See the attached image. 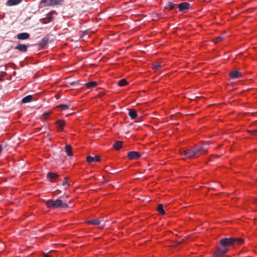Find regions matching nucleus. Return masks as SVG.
I'll return each mask as SVG.
<instances>
[{
	"label": "nucleus",
	"mask_w": 257,
	"mask_h": 257,
	"mask_svg": "<svg viewBox=\"0 0 257 257\" xmlns=\"http://www.w3.org/2000/svg\"><path fill=\"white\" fill-rule=\"evenodd\" d=\"M64 0H41L39 4L40 8L51 7L61 5Z\"/></svg>",
	"instance_id": "4"
},
{
	"label": "nucleus",
	"mask_w": 257,
	"mask_h": 257,
	"mask_svg": "<svg viewBox=\"0 0 257 257\" xmlns=\"http://www.w3.org/2000/svg\"><path fill=\"white\" fill-rule=\"evenodd\" d=\"M224 37L223 36H219L218 37H216L214 39V43H217L221 41L222 40H223L224 39Z\"/></svg>",
	"instance_id": "26"
},
{
	"label": "nucleus",
	"mask_w": 257,
	"mask_h": 257,
	"mask_svg": "<svg viewBox=\"0 0 257 257\" xmlns=\"http://www.w3.org/2000/svg\"><path fill=\"white\" fill-rule=\"evenodd\" d=\"M65 151L68 156H72L73 155L72 151V147L70 145H67L65 147Z\"/></svg>",
	"instance_id": "18"
},
{
	"label": "nucleus",
	"mask_w": 257,
	"mask_h": 257,
	"mask_svg": "<svg viewBox=\"0 0 257 257\" xmlns=\"http://www.w3.org/2000/svg\"><path fill=\"white\" fill-rule=\"evenodd\" d=\"M254 132H257V130H255Z\"/></svg>",
	"instance_id": "37"
},
{
	"label": "nucleus",
	"mask_w": 257,
	"mask_h": 257,
	"mask_svg": "<svg viewBox=\"0 0 257 257\" xmlns=\"http://www.w3.org/2000/svg\"><path fill=\"white\" fill-rule=\"evenodd\" d=\"M157 211H158V212L160 214H161L162 215H164L165 213V211H164V208H163V206L161 204H160L158 205V206L157 207Z\"/></svg>",
	"instance_id": "23"
},
{
	"label": "nucleus",
	"mask_w": 257,
	"mask_h": 257,
	"mask_svg": "<svg viewBox=\"0 0 257 257\" xmlns=\"http://www.w3.org/2000/svg\"><path fill=\"white\" fill-rule=\"evenodd\" d=\"M97 83L96 81H90L85 84V85L87 88H91L96 86Z\"/></svg>",
	"instance_id": "20"
},
{
	"label": "nucleus",
	"mask_w": 257,
	"mask_h": 257,
	"mask_svg": "<svg viewBox=\"0 0 257 257\" xmlns=\"http://www.w3.org/2000/svg\"><path fill=\"white\" fill-rule=\"evenodd\" d=\"M178 9L181 12H186L190 9V4L187 2L181 3L178 5Z\"/></svg>",
	"instance_id": "5"
},
{
	"label": "nucleus",
	"mask_w": 257,
	"mask_h": 257,
	"mask_svg": "<svg viewBox=\"0 0 257 257\" xmlns=\"http://www.w3.org/2000/svg\"><path fill=\"white\" fill-rule=\"evenodd\" d=\"M117 84L120 86H124L126 85L128 82L125 79H121L118 81Z\"/></svg>",
	"instance_id": "22"
},
{
	"label": "nucleus",
	"mask_w": 257,
	"mask_h": 257,
	"mask_svg": "<svg viewBox=\"0 0 257 257\" xmlns=\"http://www.w3.org/2000/svg\"><path fill=\"white\" fill-rule=\"evenodd\" d=\"M69 105L64 104H60L57 106V108H60V110H66V109H68L69 108Z\"/></svg>",
	"instance_id": "24"
},
{
	"label": "nucleus",
	"mask_w": 257,
	"mask_h": 257,
	"mask_svg": "<svg viewBox=\"0 0 257 257\" xmlns=\"http://www.w3.org/2000/svg\"><path fill=\"white\" fill-rule=\"evenodd\" d=\"M253 203L257 205V198L254 199Z\"/></svg>",
	"instance_id": "33"
},
{
	"label": "nucleus",
	"mask_w": 257,
	"mask_h": 257,
	"mask_svg": "<svg viewBox=\"0 0 257 257\" xmlns=\"http://www.w3.org/2000/svg\"><path fill=\"white\" fill-rule=\"evenodd\" d=\"M50 22H51L50 21V19H47V17L43 19L42 20V23L44 24H48Z\"/></svg>",
	"instance_id": "29"
},
{
	"label": "nucleus",
	"mask_w": 257,
	"mask_h": 257,
	"mask_svg": "<svg viewBox=\"0 0 257 257\" xmlns=\"http://www.w3.org/2000/svg\"><path fill=\"white\" fill-rule=\"evenodd\" d=\"M62 185L63 186H64V187L68 186L69 185V183L68 182L67 178V177L65 178V180H64V181L62 183Z\"/></svg>",
	"instance_id": "28"
},
{
	"label": "nucleus",
	"mask_w": 257,
	"mask_h": 257,
	"mask_svg": "<svg viewBox=\"0 0 257 257\" xmlns=\"http://www.w3.org/2000/svg\"><path fill=\"white\" fill-rule=\"evenodd\" d=\"M56 14V12L55 11H52L50 12H49L47 15V19H50V21H51L54 17V15Z\"/></svg>",
	"instance_id": "21"
},
{
	"label": "nucleus",
	"mask_w": 257,
	"mask_h": 257,
	"mask_svg": "<svg viewBox=\"0 0 257 257\" xmlns=\"http://www.w3.org/2000/svg\"><path fill=\"white\" fill-rule=\"evenodd\" d=\"M70 85L72 87H76L77 86H79L80 85V83L79 81H73L70 83Z\"/></svg>",
	"instance_id": "25"
},
{
	"label": "nucleus",
	"mask_w": 257,
	"mask_h": 257,
	"mask_svg": "<svg viewBox=\"0 0 257 257\" xmlns=\"http://www.w3.org/2000/svg\"><path fill=\"white\" fill-rule=\"evenodd\" d=\"M48 41L49 38L47 37H44L40 42L39 49L40 50L43 49L48 44Z\"/></svg>",
	"instance_id": "11"
},
{
	"label": "nucleus",
	"mask_w": 257,
	"mask_h": 257,
	"mask_svg": "<svg viewBox=\"0 0 257 257\" xmlns=\"http://www.w3.org/2000/svg\"><path fill=\"white\" fill-rule=\"evenodd\" d=\"M16 75V72H13V75Z\"/></svg>",
	"instance_id": "35"
},
{
	"label": "nucleus",
	"mask_w": 257,
	"mask_h": 257,
	"mask_svg": "<svg viewBox=\"0 0 257 257\" xmlns=\"http://www.w3.org/2000/svg\"><path fill=\"white\" fill-rule=\"evenodd\" d=\"M86 160L88 163H91L94 162H97L100 161V158L99 156H96L95 157L88 156L86 158Z\"/></svg>",
	"instance_id": "9"
},
{
	"label": "nucleus",
	"mask_w": 257,
	"mask_h": 257,
	"mask_svg": "<svg viewBox=\"0 0 257 257\" xmlns=\"http://www.w3.org/2000/svg\"><path fill=\"white\" fill-rule=\"evenodd\" d=\"M47 177L48 179L53 181V180L56 179L58 177V175L56 173H53L52 172H49L47 174Z\"/></svg>",
	"instance_id": "14"
},
{
	"label": "nucleus",
	"mask_w": 257,
	"mask_h": 257,
	"mask_svg": "<svg viewBox=\"0 0 257 257\" xmlns=\"http://www.w3.org/2000/svg\"><path fill=\"white\" fill-rule=\"evenodd\" d=\"M126 156H127V157H128V153H127V154H126Z\"/></svg>",
	"instance_id": "36"
},
{
	"label": "nucleus",
	"mask_w": 257,
	"mask_h": 257,
	"mask_svg": "<svg viewBox=\"0 0 257 257\" xmlns=\"http://www.w3.org/2000/svg\"><path fill=\"white\" fill-rule=\"evenodd\" d=\"M208 150V146L204 145L201 146H195L188 149H181L179 152L182 159H186L198 157L203 153H206Z\"/></svg>",
	"instance_id": "2"
},
{
	"label": "nucleus",
	"mask_w": 257,
	"mask_h": 257,
	"mask_svg": "<svg viewBox=\"0 0 257 257\" xmlns=\"http://www.w3.org/2000/svg\"><path fill=\"white\" fill-rule=\"evenodd\" d=\"M161 64L158 63L157 64H156L155 65H154L153 66V69L155 70V71H157L159 68H160L161 67Z\"/></svg>",
	"instance_id": "30"
},
{
	"label": "nucleus",
	"mask_w": 257,
	"mask_h": 257,
	"mask_svg": "<svg viewBox=\"0 0 257 257\" xmlns=\"http://www.w3.org/2000/svg\"><path fill=\"white\" fill-rule=\"evenodd\" d=\"M175 6V5L174 3L172 2H169L168 3V7L170 10H172L173 9H174Z\"/></svg>",
	"instance_id": "27"
},
{
	"label": "nucleus",
	"mask_w": 257,
	"mask_h": 257,
	"mask_svg": "<svg viewBox=\"0 0 257 257\" xmlns=\"http://www.w3.org/2000/svg\"><path fill=\"white\" fill-rule=\"evenodd\" d=\"M57 128L59 131H63L64 126L65 125V122L64 120L59 119L55 122Z\"/></svg>",
	"instance_id": "7"
},
{
	"label": "nucleus",
	"mask_w": 257,
	"mask_h": 257,
	"mask_svg": "<svg viewBox=\"0 0 257 257\" xmlns=\"http://www.w3.org/2000/svg\"><path fill=\"white\" fill-rule=\"evenodd\" d=\"M50 113L49 112H44L43 114L44 117L45 119H47L49 116Z\"/></svg>",
	"instance_id": "31"
},
{
	"label": "nucleus",
	"mask_w": 257,
	"mask_h": 257,
	"mask_svg": "<svg viewBox=\"0 0 257 257\" xmlns=\"http://www.w3.org/2000/svg\"><path fill=\"white\" fill-rule=\"evenodd\" d=\"M47 206L50 208H67L69 206L67 204L63 202L60 199H57L55 200L49 199L46 201Z\"/></svg>",
	"instance_id": "3"
},
{
	"label": "nucleus",
	"mask_w": 257,
	"mask_h": 257,
	"mask_svg": "<svg viewBox=\"0 0 257 257\" xmlns=\"http://www.w3.org/2000/svg\"><path fill=\"white\" fill-rule=\"evenodd\" d=\"M23 0H8L6 5L8 6H12L19 4Z\"/></svg>",
	"instance_id": "13"
},
{
	"label": "nucleus",
	"mask_w": 257,
	"mask_h": 257,
	"mask_svg": "<svg viewBox=\"0 0 257 257\" xmlns=\"http://www.w3.org/2000/svg\"><path fill=\"white\" fill-rule=\"evenodd\" d=\"M140 154L137 152H130V159H137L140 158Z\"/></svg>",
	"instance_id": "12"
},
{
	"label": "nucleus",
	"mask_w": 257,
	"mask_h": 257,
	"mask_svg": "<svg viewBox=\"0 0 257 257\" xmlns=\"http://www.w3.org/2000/svg\"><path fill=\"white\" fill-rule=\"evenodd\" d=\"M33 97L32 95H28L24 97L22 100V103H26L30 102L33 100Z\"/></svg>",
	"instance_id": "16"
},
{
	"label": "nucleus",
	"mask_w": 257,
	"mask_h": 257,
	"mask_svg": "<svg viewBox=\"0 0 257 257\" xmlns=\"http://www.w3.org/2000/svg\"><path fill=\"white\" fill-rule=\"evenodd\" d=\"M15 49L18 50L22 52H26L27 51L28 47L26 45L18 44L15 48Z\"/></svg>",
	"instance_id": "8"
},
{
	"label": "nucleus",
	"mask_w": 257,
	"mask_h": 257,
	"mask_svg": "<svg viewBox=\"0 0 257 257\" xmlns=\"http://www.w3.org/2000/svg\"><path fill=\"white\" fill-rule=\"evenodd\" d=\"M138 116L137 111L134 109H130V117L132 119H135Z\"/></svg>",
	"instance_id": "19"
},
{
	"label": "nucleus",
	"mask_w": 257,
	"mask_h": 257,
	"mask_svg": "<svg viewBox=\"0 0 257 257\" xmlns=\"http://www.w3.org/2000/svg\"><path fill=\"white\" fill-rule=\"evenodd\" d=\"M101 220L99 218H96L87 221L86 223L94 225H99L100 224Z\"/></svg>",
	"instance_id": "15"
},
{
	"label": "nucleus",
	"mask_w": 257,
	"mask_h": 257,
	"mask_svg": "<svg viewBox=\"0 0 257 257\" xmlns=\"http://www.w3.org/2000/svg\"><path fill=\"white\" fill-rule=\"evenodd\" d=\"M122 147V142L120 141H116L113 145V148L117 150H119Z\"/></svg>",
	"instance_id": "17"
},
{
	"label": "nucleus",
	"mask_w": 257,
	"mask_h": 257,
	"mask_svg": "<svg viewBox=\"0 0 257 257\" xmlns=\"http://www.w3.org/2000/svg\"><path fill=\"white\" fill-rule=\"evenodd\" d=\"M2 151H3V148H2V146L0 145V154L1 153Z\"/></svg>",
	"instance_id": "34"
},
{
	"label": "nucleus",
	"mask_w": 257,
	"mask_h": 257,
	"mask_svg": "<svg viewBox=\"0 0 257 257\" xmlns=\"http://www.w3.org/2000/svg\"><path fill=\"white\" fill-rule=\"evenodd\" d=\"M43 257H51L50 255H49L48 253H44Z\"/></svg>",
	"instance_id": "32"
},
{
	"label": "nucleus",
	"mask_w": 257,
	"mask_h": 257,
	"mask_svg": "<svg viewBox=\"0 0 257 257\" xmlns=\"http://www.w3.org/2000/svg\"><path fill=\"white\" fill-rule=\"evenodd\" d=\"M243 242L241 238H235L233 237L224 238L220 240V246L218 247L214 253V257H221L224 255L229 249V247L233 245L240 244Z\"/></svg>",
	"instance_id": "1"
},
{
	"label": "nucleus",
	"mask_w": 257,
	"mask_h": 257,
	"mask_svg": "<svg viewBox=\"0 0 257 257\" xmlns=\"http://www.w3.org/2000/svg\"><path fill=\"white\" fill-rule=\"evenodd\" d=\"M17 38L19 40H26L30 38V34L28 33H21L17 35Z\"/></svg>",
	"instance_id": "10"
},
{
	"label": "nucleus",
	"mask_w": 257,
	"mask_h": 257,
	"mask_svg": "<svg viewBox=\"0 0 257 257\" xmlns=\"http://www.w3.org/2000/svg\"><path fill=\"white\" fill-rule=\"evenodd\" d=\"M242 74L237 70L232 71L229 73L230 77L232 79L240 78L242 76Z\"/></svg>",
	"instance_id": "6"
}]
</instances>
